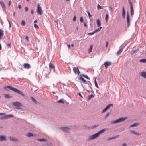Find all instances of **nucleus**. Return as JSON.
Instances as JSON below:
<instances>
[{"mask_svg":"<svg viewBox=\"0 0 146 146\" xmlns=\"http://www.w3.org/2000/svg\"><path fill=\"white\" fill-rule=\"evenodd\" d=\"M7 45L9 46V47H10V44H7Z\"/></svg>","mask_w":146,"mask_h":146,"instance_id":"nucleus-64","label":"nucleus"},{"mask_svg":"<svg viewBox=\"0 0 146 146\" xmlns=\"http://www.w3.org/2000/svg\"><path fill=\"white\" fill-rule=\"evenodd\" d=\"M117 136H118L110 138L108 139V140H111V139H115V138H116L117 137Z\"/></svg>","mask_w":146,"mask_h":146,"instance_id":"nucleus-41","label":"nucleus"},{"mask_svg":"<svg viewBox=\"0 0 146 146\" xmlns=\"http://www.w3.org/2000/svg\"><path fill=\"white\" fill-rule=\"evenodd\" d=\"M5 89H6V88H9L10 90H13L14 92H17V93L23 96H25L24 94H23L21 91L18 90L16 88L13 87L12 86H5Z\"/></svg>","mask_w":146,"mask_h":146,"instance_id":"nucleus-1","label":"nucleus"},{"mask_svg":"<svg viewBox=\"0 0 146 146\" xmlns=\"http://www.w3.org/2000/svg\"><path fill=\"white\" fill-rule=\"evenodd\" d=\"M76 17L75 16H74V17H73V20L74 21H76Z\"/></svg>","mask_w":146,"mask_h":146,"instance_id":"nucleus-50","label":"nucleus"},{"mask_svg":"<svg viewBox=\"0 0 146 146\" xmlns=\"http://www.w3.org/2000/svg\"><path fill=\"white\" fill-rule=\"evenodd\" d=\"M80 21L81 22H83L84 20H83V19L82 18V17H80Z\"/></svg>","mask_w":146,"mask_h":146,"instance_id":"nucleus-48","label":"nucleus"},{"mask_svg":"<svg viewBox=\"0 0 146 146\" xmlns=\"http://www.w3.org/2000/svg\"><path fill=\"white\" fill-rule=\"evenodd\" d=\"M97 8L98 9H103V7L102 6H100L99 4H98L97 5Z\"/></svg>","mask_w":146,"mask_h":146,"instance_id":"nucleus-36","label":"nucleus"},{"mask_svg":"<svg viewBox=\"0 0 146 146\" xmlns=\"http://www.w3.org/2000/svg\"><path fill=\"white\" fill-rule=\"evenodd\" d=\"M0 4L2 7L3 10L4 11L5 9V7L3 2V1H0Z\"/></svg>","mask_w":146,"mask_h":146,"instance_id":"nucleus-16","label":"nucleus"},{"mask_svg":"<svg viewBox=\"0 0 146 146\" xmlns=\"http://www.w3.org/2000/svg\"><path fill=\"white\" fill-rule=\"evenodd\" d=\"M125 10L124 7H122V16L123 18H125Z\"/></svg>","mask_w":146,"mask_h":146,"instance_id":"nucleus-19","label":"nucleus"},{"mask_svg":"<svg viewBox=\"0 0 146 146\" xmlns=\"http://www.w3.org/2000/svg\"><path fill=\"white\" fill-rule=\"evenodd\" d=\"M108 44V42H107L106 43V47H107Z\"/></svg>","mask_w":146,"mask_h":146,"instance_id":"nucleus-55","label":"nucleus"},{"mask_svg":"<svg viewBox=\"0 0 146 146\" xmlns=\"http://www.w3.org/2000/svg\"><path fill=\"white\" fill-rule=\"evenodd\" d=\"M60 129L63 131L67 132H69L71 130V129L70 128L67 127H60Z\"/></svg>","mask_w":146,"mask_h":146,"instance_id":"nucleus-5","label":"nucleus"},{"mask_svg":"<svg viewBox=\"0 0 146 146\" xmlns=\"http://www.w3.org/2000/svg\"><path fill=\"white\" fill-rule=\"evenodd\" d=\"M129 3L130 5V14L131 17H133L134 14V9L133 8V4L131 0H128Z\"/></svg>","mask_w":146,"mask_h":146,"instance_id":"nucleus-2","label":"nucleus"},{"mask_svg":"<svg viewBox=\"0 0 146 146\" xmlns=\"http://www.w3.org/2000/svg\"><path fill=\"white\" fill-rule=\"evenodd\" d=\"M80 79L84 83H85L86 82V80L81 76L80 77Z\"/></svg>","mask_w":146,"mask_h":146,"instance_id":"nucleus-31","label":"nucleus"},{"mask_svg":"<svg viewBox=\"0 0 146 146\" xmlns=\"http://www.w3.org/2000/svg\"><path fill=\"white\" fill-rule=\"evenodd\" d=\"M25 38L26 40H27V41H28V36H25Z\"/></svg>","mask_w":146,"mask_h":146,"instance_id":"nucleus-52","label":"nucleus"},{"mask_svg":"<svg viewBox=\"0 0 146 146\" xmlns=\"http://www.w3.org/2000/svg\"><path fill=\"white\" fill-rule=\"evenodd\" d=\"M84 25L85 27H87V24H86V23L85 22H84Z\"/></svg>","mask_w":146,"mask_h":146,"instance_id":"nucleus-54","label":"nucleus"},{"mask_svg":"<svg viewBox=\"0 0 146 146\" xmlns=\"http://www.w3.org/2000/svg\"><path fill=\"white\" fill-rule=\"evenodd\" d=\"M113 104H109L106 107L104 108L103 110L102 113H103L106 111L108 109H109L111 106H113Z\"/></svg>","mask_w":146,"mask_h":146,"instance_id":"nucleus-9","label":"nucleus"},{"mask_svg":"<svg viewBox=\"0 0 146 146\" xmlns=\"http://www.w3.org/2000/svg\"><path fill=\"white\" fill-rule=\"evenodd\" d=\"M37 22V20H35L34 21V23H36Z\"/></svg>","mask_w":146,"mask_h":146,"instance_id":"nucleus-62","label":"nucleus"},{"mask_svg":"<svg viewBox=\"0 0 146 146\" xmlns=\"http://www.w3.org/2000/svg\"><path fill=\"white\" fill-rule=\"evenodd\" d=\"M123 50L122 49H120L117 52V55H119L122 52Z\"/></svg>","mask_w":146,"mask_h":146,"instance_id":"nucleus-27","label":"nucleus"},{"mask_svg":"<svg viewBox=\"0 0 146 146\" xmlns=\"http://www.w3.org/2000/svg\"><path fill=\"white\" fill-rule=\"evenodd\" d=\"M4 35L3 31L0 29V39L3 37Z\"/></svg>","mask_w":146,"mask_h":146,"instance_id":"nucleus-21","label":"nucleus"},{"mask_svg":"<svg viewBox=\"0 0 146 146\" xmlns=\"http://www.w3.org/2000/svg\"><path fill=\"white\" fill-rule=\"evenodd\" d=\"M67 46H68V48H70V44H68L67 45Z\"/></svg>","mask_w":146,"mask_h":146,"instance_id":"nucleus-59","label":"nucleus"},{"mask_svg":"<svg viewBox=\"0 0 146 146\" xmlns=\"http://www.w3.org/2000/svg\"><path fill=\"white\" fill-rule=\"evenodd\" d=\"M140 62L143 63H146V59H143L140 60Z\"/></svg>","mask_w":146,"mask_h":146,"instance_id":"nucleus-33","label":"nucleus"},{"mask_svg":"<svg viewBox=\"0 0 146 146\" xmlns=\"http://www.w3.org/2000/svg\"><path fill=\"white\" fill-rule=\"evenodd\" d=\"M10 4H11V1H9V3H8V6L9 7L10 6Z\"/></svg>","mask_w":146,"mask_h":146,"instance_id":"nucleus-56","label":"nucleus"},{"mask_svg":"<svg viewBox=\"0 0 146 146\" xmlns=\"http://www.w3.org/2000/svg\"><path fill=\"white\" fill-rule=\"evenodd\" d=\"M130 132L131 133L133 134H135V135H136L138 136V135H140V134L134 131H133V130H131L130 131Z\"/></svg>","mask_w":146,"mask_h":146,"instance_id":"nucleus-17","label":"nucleus"},{"mask_svg":"<svg viewBox=\"0 0 146 146\" xmlns=\"http://www.w3.org/2000/svg\"><path fill=\"white\" fill-rule=\"evenodd\" d=\"M58 103H64V102L62 100H60L58 101Z\"/></svg>","mask_w":146,"mask_h":146,"instance_id":"nucleus-45","label":"nucleus"},{"mask_svg":"<svg viewBox=\"0 0 146 146\" xmlns=\"http://www.w3.org/2000/svg\"><path fill=\"white\" fill-rule=\"evenodd\" d=\"M25 23L24 20H22L21 21V25L23 26H24L25 25Z\"/></svg>","mask_w":146,"mask_h":146,"instance_id":"nucleus-43","label":"nucleus"},{"mask_svg":"<svg viewBox=\"0 0 146 146\" xmlns=\"http://www.w3.org/2000/svg\"><path fill=\"white\" fill-rule=\"evenodd\" d=\"M18 8H19V9H21V5H19L18 6Z\"/></svg>","mask_w":146,"mask_h":146,"instance_id":"nucleus-61","label":"nucleus"},{"mask_svg":"<svg viewBox=\"0 0 146 146\" xmlns=\"http://www.w3.org/2000/svg\"><path fill=\"white\" fill-rule=\"evenodd\" d=\"M49 68H52L53 69V71L54 72H55V66L54 65H53L52 63H51V62H50L49 64Z\"/></svg>","mask_w":146,"mask_h":146,"instance_id":"nucleus-15","label":"nucleus"},{"mask_svg":"<svg viewBox=\"0 0 146 146\" xmlns=\"http://www.w3.org/2000/svg\"><path fill=\"white\" fill-rule=\"evenodd\" d=\"M98 125H94V127H93V128H95V127H96L97 126H98Z\"/></svg>","mask_w":146,"mask_h":146,"instance_id":"nucleus-63","label":"nucleus"},{"mask_svg":"<svg viewBox=\"0 0 146 146\" xmlns=\"http://www.w3.org/2000/svg\"><path fill=\"white\" fill-rule=\"evenodd\" d=\"M31 99L32 100V101L34 102L36 104L37 103V102L36 101V100L33 97H31Z\"/></svg>","mask_w":146,"mask_h":146,"instance_id":"nucleus-34","label":"nucleus"},{"mask_svg":"<svg viewBox=\"0 0 146 146\" xmlns=\"http://www.w3.org/2000/svg\"><path fill=\"white\" fill-rule=\"evenodd\" d=\"M13 117V115H7L5 116H2L0 117V119H6L10 117Z\"/></svg>","mask_w":146,"mask_h":146,"instance_id":"nucleus-11","label":"nucleus"},{"mask_svg":"<svg viewBox=\"0 0 146 146\" xmlns=\"http://www.w3.org/2000/svg\"><path fill=\"white\" fill-rule=\"evenodd\" d=\"M102 28V27H100V28L96 29L94 31V32L95 33H96V32H99V31H100V30H101V29Z\"/></svg>","mask_w":146,"mask_h":146,"instance_id":"nucleus-30","label":"nucleus"},{"mask_svg":"<svg viewBox=\"0 0 146 146\" xmlns=\"http://www.w3.org/2000/svg\"><path fill=\"white\" fill-rule=\"evenodd\" d=\"M9 138L11 140H12L13 141H17V139L14 138L13 137L10 136L9 137Z\"/></svg>","mask_w":146,"mask_h":146,"instance_id":"nucleus-23","label":"nucleus"},{"mask_svg":"<svg viewBox=\"0 0 146 146\" xmlns=\"http://www.w3.org/2000/svg\"><path fill=\"white\" fill-rule=\"evenodd\" d=\"M87 13L89 17L90 18L92 17V16L90 15V13L88 11H87Z\"/></svg>","mask_w":146,"mask_h":146,"instance_id":"nucleus-42","label":"nucleus"},{"mask_svg":"<svg viewBox=\"0 0 146 146\" xmlns=\"http://www.w3.org/2000/svg\"><path fill=\"white\" fill-rule=\"evenodd\" d=\"M4 97L7 98H9L10 97V96L9 94H5L4 95Z\"/></svg>","mask_w":146,"mask_h":146,"instance_id":"nucleus-38","label":"nucleus"},{"mask_svg":"<svg viewBox=\"0 0 146 146\" xmlns=\"http://www.w3.org/2000/svg\"><path fill=\"white\" fill-rule=\"evenodd\" d=\"M13 105L15 107H16L17 109H19V107L21 105V104L18 102H15L13 103Z\"/></svg>","mask_w":146,"mask_h":146,"instance_id":"nucleus-7","label":"nucleus"},{"mask_svg":"<svg viewBox=\"0 0 146 146\" xmlns=\"http://www.w3.org/2000/svg\"><path fill=\"white\" fill-rule=\"evenodd\" d=\"M5 114V113H0V115H4Z\"/></svg>","mask_w":146,"mask_h":146,"instance_id":"nucleus-60","label":"nucleus"},{"mask_svg":"<svg viewBox=\"0 0 146 146\" xmlns=\"http://www.w3.org/2000/svg\"><path fill=\"white\" fill-rule=\"evenodd\" d=\"M8 23L9 24V27L10 28L11 27V22H10V21L9 20H8Z\"/></svg>","mask_w":146,"mask_h":146,"instance_id":"nucleus-51","label":"nucleus"},{"mask_svg":"<svg viewBox=\"0 0 146 146\" xmlns=\"http://www.w3.org/2000/svg\"><path fill=\"white\" fill-rule=\"evenodd\" d=\"M110 115V113H107L106 114V115L105 116V119L109 115Z\"/></svg>","mask_w":146,"mask_h":146,"instance_id":"nucleus-46","label":"nucleus"},{"mask_svg":"<svg viewBox=\"0 0 146 146\" xmlns=\"http://www.w3.org/2000/svg\"><path fill=\"white\" fill-rule=\"evenodd\" d=\"M26 135L29 137H30L31 136H34L31 133L29 132Z\"/></svg>","mask_w":146,"mask_h":146,"instance_id":"nucleus-28","label":"nucleus"},{"mask_svg":"<svg viewBox=\"0 0 146 146\" xmlns=\"http://www.w3.org/2000/svg\"><path fill=\"white\" fill-rule=\"evenodd\" d=\"M24 67L25 69H29L31 68V66L28 63H25L24 65Z\"/></svg>","mask_w":146,"mask_h":146,"instance_id":"nucleus-14","label":"nucleus"},{"mask_svg":"<svg viewBox=\"0 0 146 146\" xmlns=\"http://www.w3.org/2000/svg\"><path fill=\"white\" fill-rule=\"evenodd\" d=\"M37 140L38 141H46V140L44 139H38Z\"/></svg>","mask_w":146,"mask_h":146,"instance_id":"nucleus-25","label":"nucleus"},{"mask_svg":"<svg viewBox=\"0 0 146 146\" xmlns=\"http://www.w3.org/2000/svg\"><path fill=\"white\" fill-rule=\"evenodd\" d=\"M127 27H129L130 25V18L129 13H127Z\"/></svg>","mask_w":146,"mask_h":146,"instance_id":"nucleus-12","label":"nucleus"},{"mask_svg":"<svg viewBox=\"0 0 146 146\" xmlns=\"http://www.w3.org/2000/svg\"><path fill=\"white\" fill-rule=\"evenodd\" d=\"M126 118L122 117L119 118L118 119L116 120L113 121L111 122V123L115 124L121 122L123 121L126 119Z\"/></svg>","mask_w":146,"mask_h":146,"instance_id":"nucleus-3","label":"nucleus"},{"mask_svg":"<svg viewBox=\"0 0 146 146\" xmlns=\"http://www.w3.org/2000/svg\"><path fill=\"white\" fill-rule=\"evenodd\" d=\"M94 83H95V86L97 88H99V87L98 85V84H97V82L96 81V78L95 80V81H94Z\"/></svg>","mask_w":146,"mask_h":146,"instance_id":"nucleus-32","label":"nucleus"},{"mask_svg":"<svg viewBox=\"0 0 146 146\" xmlns=\"http://www.w3.org/2000/svg\"><path fill=\"white\" fill-rule=\"evenodd\" d=\"M6 140V137L5 136L1 135H0V141H2Z\"/></svg>","mask_w":146,"mask_h":146,"instance_id":"nucleus-18","label":"nucleus"},{"mask_svg":"<svg viewBox=\"0 0 146 146\" xmlns=\"http://www.w3.org/2000/svg\"><path fill=\"white\" fill-rule=\"evenodd\" d=\"M138 125V124L137 123H135L131 125L130 126V127H132L136 126H137Z\"/></svg>","mask_w":146,"mask_h":146,"instance_id":"nucleus-35","label":"nucleus"},{"mask_svg":"<svg viewBox=\"0 0 146 146\" xmlns=\"http://www.w3.org/2000/svg\"><path fill=\"white\" fill-rule=\"evenodd\" d=\"M139 50V49H137L136 50H134L133 51V53H132V54H131V55H132L134 53H136V52H137V51H138Z\"/></svg>","mask_w":146,"mask_h":146,"instance_id":"nucleus-44","label":"nucleus"},{"mask_svg":"<svg viewBox=\"0 0 146 146\" xmlns=\"http://www.w3.org/2000/svg\"><path fill=\"white\" fill-rule=\"evenodd\" d=\"M82 76H83V77H85V78H86L87 79H90L89 78L87 75H86L84 74H82Z\"/></svg>","mask_w":146,"mask_h":146,"instance_id":"nucleus-40","label":"nucleus"},{"mask_svg":"<svg viewBox=\"0 0 146 146\" xmlns=\"http://www.w3.org/2000/svg\"><path fill=\"white\" fill-rule=\"evenodd\" d=\"M36 11L38 14L41 15L42 14V10L41 7L40 6L39 4L37 5V7L36 9Z\"/></svg>","mask_w":146,"mask_h":146,"instance_id":"nucleus-4","label":"nucleus"},{"mask_svg":"<svg viewBox=\"0 0 146 146\" xmlns=\"http://www.w3.org/2000/svg\"><path fill=\"white\" fill-rule=\"evenodd\" d=\"M94 96L92 94L88 96V99L90 100Z\"/></svg>","mask_w":146,"mask_h":146,"instance_id":"nucleus-37","label":"nucleus"},{"mask_svg":"<svg viewBox=\"0 0 146 146\" xmlns=\"http://www.w3.org/2000/svg\"><path fill=\"white\" fill-rule=\"evenodd\" d=\"M34 27L35 28V29H37L39 28L38 25L36 24H34Z\"/></svg>","mask_w":146,"mask_h":146,"instance_id":"nucleus-39","label":"nucleus"},{"mask_svg":"<svg viewBox=\"0 0 146 146\" xmlns=\"http://www.w3.org/2000/svg\"><path fill=\"white\" fill-rule=\"evenodd\" d=\"M97 24L98 27H100L101 25L99 19H97L96 20Z\"/></svg>","mask_w":146,"mask_h":146,"instance_id":"nucleus-24","label":"nucleus"},{"mask_svg":"<svg viewBox=\"0 0 146 146\" xmlns=\"http://www.w3.org/2000/svg\"><path fill=\"white\" fill-rule=\"evenodd\" d=\"M106 129H104L102 130H100V131L98 132L97 133H98L99 135L100 134L103 133L104 131H106Z\"/></svg>","mask_w":146,"mask_h":146,"instance_id":"nucleus-22","label":"nucleus"},{"mask_svg":"<svg viewBox=\"0 0 146 146\" xmlns=\"http://www.w3.org/2000/svg\"><path fill=\"white\" fill-rule=\"evenodd\" d=\"M99 135L98 133L90 136L89 137L90 140H93L95 139L99 136Z\"/></svg>","mask_w":146,"mask_h":146,"instance_id":"nucleus-6","label":"nucleus"},{"mask_svg":"<svg viewBox=\"0 0 146 146\" xmlns=\"http://www.w3.org/2000/svg\"><path fill=\"white\" fill-rule=\"evenodd\" d=\"M93 48V45H91L89 49L88 50V52L89 53H90L92 51V50Z\"/></svg>","mask_w":146,"mask_h":146,"instance_id":"nucleus-26","label":"nucleus"},{"mask_svg":"<svg viewBox=\"0 0 146 146\" xmlns=\"http://www.w3.org/2000/svg\"><path fill=\"white\" fill-rule=\"evenodd\" d=\"M109 17V15L108 14H106V15L105 17V21L106 22H107L108 21V20Z\"/></svg>","mask_w":146,"mask_h":146,"instance_id":"nucleus-29","label":"nucleus"},{"mask_svg":"<svg viewBox=\"0 0 146 146\" xmlns=\"http://www.w3.org/2000/svg\"><path fill=\"white\" fill-rule=\"evenodd\" d=\"M25 10L26 12H27L28 10V8L27 7H26L25 8Z\"/></svg>","mask_w":146,"mask_h":146,"instance_id":"nucleus-49","label":"nucleus"},{"mask_svg":"<svg viewBox=\"0 0 146 146\" xmlns=\"http://www.w3.org/2000/svg\"><path fill=\"white\" fill-rule=\"evenodd\" d=\"M127 146V144L125 143H123L122 144V146Z\"/></svg>","mask_w":146,"mask_h":146,"instance_id":"nucleus-58","label":"nucleus"},{"mask_svg":"<svg viewBox=\"0 0 146 146\" xmlns=\"http://www.w3.org/2000/svg\"><path fill=\"white\" fill-rule=\"evenodd\" d=\"M31 12L32 14H33L34 13V11L33 10H31Z\"/></svg>","mask_w":146,"mask_h":146,"instance_id":"nucleus-57","label":"nucleus"},{"mask_svg":"<svg viewBox=\"0 0 146 146\" xmlns=\"http://www.w3.org/2000/svg\"><path fill=\"white\" fill-rule=\"evenodd\" d=\"M140 75L142 77L146 78V72H141Z\"/></svg>","mask_w":146,"mask_h":146,"instance_id":"nucleus-20","label":"nucleus"},{"mask_svg":"<svg viewBox=\"0 0 146 146\" xmlns=\"http://www.w3.org/2000/svg\"><path fill=\"white\" fill-rule=\"evenodd\" d=\"M73 71L75 74H77L78 75L80 73L78 68L77 67L73 68Z\"/></svg>","mask_w":146,"mask_h":146,"instance_id":"nucleus-10","label":"nucleus"},{"mask_svg":"<svg viewBox=\"0 0 146 146\" xmlns=\"http://www.w3.org/2000/svg\"><path fill=\"white\" fill-rule=\"evenodd\" d=\"M109 8H110V10L111 11H113V9L112 7H111L110 6V7Z\"/></svg>","mask_w":146,"mask_h":146,"instance_id":"nucleus-53","label":"nucleus"},{"mask_svg":"<svg viewBox=\"0 0 146 146\" xmlns=\"http://www.w3.org/2000/svg\"><path fill=\"white\" fill-rule=\"evenodd\" d=\"M94 33H95L94 31L92 32L88 33V35H93V34H94Z\"/></svg>","mask_w":146,"mask_h":146,"instance_id":"nucleus-47","label":"nucleus"},{"mask_svg":"<svg viewBox=\"0 0 146 146\" xmlns=\"http://www.w3.org/2000/svg\"><path fill=\"white\" fill-rule=\"evenodd\" d=\"M111 62L108 61V62H106L104 63V66L106 68H107L108 67V66H109L111 65Z\"/></svg>","mask_w":146,"mask_h":146,"instance_id":"nucleus-13","label":"nucleus"},{"mask_svg":"<svg viewBox=\"0 0 146 146\" xmlns=\"http://www.w3.org/2000/svg\"><path fill=\"white\" fill-rule=\"evenodd\" d=\"M113 104H109L106 107L104 108L103 110L102 113H103L106 111L108 109H109L111 106H113Z\"/></svg>","mask_w":146,"mask_h":146,"instance_id":"nucleus-8","label":"nucleus"}]
</instances>
